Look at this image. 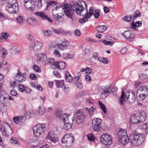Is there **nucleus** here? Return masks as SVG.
I'll return each instance as SVG.
<instances>
[{
  "label": "nucleus",
  "mask_w": 148,
  "mask_h": 148,
  "mask_svg": "<svg viewBox=\"0 0 148 148\" xmlns=\"http://www.w3.org/2000/svg\"><path fill=\"white\" fill-rule=\"evenodd\" d=\"M118 138L121 143L125 145L130 141L134 146H138L141 145L145 140V135L143 133H139L136 130L133 131L129 138L125 130H121L118 134Z\"/></svg>",
  "instance_id": "f257e3e1"
},
{
  "label": "nucleus",
  "mask_w": 148,
  "mask_h": 148,
  "mask_svg": "<svg viewBox=\"0 0 148 148\" xmlns=\"http://www.w3.org/2000/svg\"><path fill=\"white\" fill-rule=\"evenodd\" d=\"M71 5L73 11L75 10L77 14L80 15L84 16L83 12L84 10H87V5L84 1H82L79 3L75 2L73 3L72 5L71 4Z\"/></svg>",
  "instance_id": "f03ea898"
},
{
  "label": "nucleus",
  "mask_w": 148,
  "mask_h": 148,
  "mask_svg": "<svg viewBox=\"0 0 148 148\" xmlns=\"http://www.w3.org/2000/svg\"><path fill=\"white\" fill-rule=\"evenodd\" d=\"M6 8L10 13H17L18 10L17 0H9L6 4Z\"/></svg>",
  "instance_id": "7ed1b4c3"
},
{
  "label": "nucleus",
  "mask_w": 148,
  "mask_h": 148,
  "mask_svg": "<svg viewBox=\"0 0 148 148\" xmlns=\"http://www.w3.org/2000/svg\"><path fill=\"white\" fill-rule=\"evenodd\" d=\"M146 114L143 111L132 114L130 120L132 123H137L140 122H143L146 119Z\"/></svg>",
  "instance_id": "20e7f679"
},
{
  "label": "nucleus",
  "mask_w": 148,
  "mask_h": 148,
  "mask_svg": "<svg viewBox=\"0 0 148 148\" xmlns=\"http://www.w3.org/2000/svg\"><path fill=\"white\" fill-rule=\"evenodd\" d=\"M47 4L46 10H47L49 7H51L52 10V15L54 18H59V15L57 13L56 11L59 8V7L57 5V3L53 0H49L46 1ZM61 18V17H60Z\"/></svg>",
  "instance_id": "39448f33"
},
{
  "label": "nucleus",
  "mask_w": 148,
  "mask_h": 148,
  "mask_svg": "<svg viewBox=\"0 0 148 148\" xmlns=\"http://www.w3.org/2000/svg\"><path fill=\"white\" fill-rule=\"evenodd\" d=\"M46 130V127L44 123H38L33 128L34 136L36 137L42 136Z\"/></svg>",
  "instance_id": "423d86ee"
},
{
  "label": "nucleus",
  "mask_w": 148,
  "mask_h": 148,
  "mask_svg": "<svg viewBox=\"0 0 148 148\" xmlns=\"http://www.w3.org/2000/svg\"><path fill=\"white\" fill-rule=\"evenodd\" d=\"M148 96V87L146 86L140 87L137 92V97L138 100L142 101Z\"/></svg>",
  "instance_id": "0eeeda50"
},
{
  "label": "nucleus",
  "mask_w": 148,
  "mask_h": 148,
  "mask_svg": "<svg viewBox=\"0 0 148 148\" xmlns=\"http://www.w3.org/2000/svg\"><path fill=\"white\" fill-rule=\"evenodd\" d=\"M74 139L73 135L71 134L68 133L65 134L62 138L61 141L62 143L66 144V146L69 148L72 145Z\"/></svg>",
  "instance_id": "6e6552de"
},
{
  "label": "nucleus",
  "mask_w": 148,
  "mask_h": 148,
  "mask_svg": "<svg viewBox=\"0 0 148 148\" xmlns=\"http://www.w3.org/2000/svg\"><path fill=\"white\" fill-rule=\"evenodd\" d=\"M74 117L76 122L77 124H80L84 120L86 116L80 110H79L75 111Z\"/></svg>",
  "instance_id": "1a4fd4ad"
},
{
  "label": "nucleus",
  "mask_w": 148,
  "mask_h": 148,
  "mask_svg": "<svg viewBox=\"0 0 148 148\" xmlns=\"http://www.w3.org/2000/svg\"><path fill=\"white\" fill-rule=\"evenodd\" d=\"M61 7L64 10V12L66 15L68 17L71 18L73 15V12H74L73 10L71 9V8L72 7L71 5L70 6L67 3H65L61 5Z\"/></svg>",
  "instance_id": "9d476101"
},
{
  "label": "nucleus",
  "mask_w": 148,
  "mask_h": 148,
  "mask_svg": "<svg viewBox=\"0 0 148 148\" xmlns=\"http://www.w3.org/2000/svg\"><path fill=\"white\" fill-rule=\"evenodd\" d=\"M109 87L108 86L104 88L101 86H99L98 87L97 90L101 94L100 97L101 99H105L110 93V91H109Z\"/></svg>",
  "instance_id": "9b49d317"
},
{
  "label": "nucleus",
  "mask_w": 148,
  "mask_h": 148,
  "mask_svg": "<svg viewBox=\"0 0 148 148\" xmlns=\"http://www.w3.org/2000/svg\"><path fill=\"white\" fill-rule=\"evenodd\" d=\"M101 143L105 145H110L112 143V138L110 135L107 134H103L100 137Z\"/></svg>",
  "instance_id": "f8f14e48"
},
{
  "label": "nucleus",
  "mask_w": 148,
  "mask_h": 148,
  "mask_svg": "<svg viewBox=\"0 0 148 148\" xmlns=\"http://www.w3.org/2000/svg\"><path fill=\"white\" fill-rule=\"evenodd\" d=\"M101 120L100 119L95 118L92 120V127L94 131L99 132L100 131L101 128Z\"/></svg>",
  "instance_id": "ddd939ff"
},
{
  "label": "nucleus",
  "mask_w": 148,
  "mask_h": 148,
  "mask_svg": "<svg viewBox=\"0 0 148 148\" xmlns=\"http://www.w3.org/2000/svg\"><path fill=\"white\" fill-rule=\"evenodd\" d=\"M42 46V44L40 41H36L31 44L29 48L31 51L37 52L41 48Z\"/></svg>",
  "instance_id": "4468645a"
},
{
  "label": "nucleus",
  "mask_w": 148,
  "mask_h": 148,
  "mask_svg": "<svg viewBox=\"0 0 148 148\" xmlns=\"http://www.w3.org/2000/svg\"><path fill=\"white\" fill-rule=\"evenodd\" d=\"M122 35L126 40L132 41L134 38V35L130 31L127 30L125 31Z\"/></svg>",
  "instance_id": "2eb2a0df"
},
{
  "label": "nucleus",
  "mask_w": 148,
  "mask_h": 148,
  "mask_svg": "<svg viewBox=\"0 0 148 148\" xmlns=\"http://www.w3.org/2000/svg\"><path fill=\"white\" fill-rule=\"evenodd\" d=\"M46 139L50 140L51 142L55 143L58 141V138L56 134L53 132H50L48 134Z\"/></svg>",
  "instance_id": "dca6fc26"
},
{
  "label": "nucleus",
  "mask_w": 148,
  "mask_h": 148,
  "mask_svg": "<svg viewBox=\"0 0 148 148\" xmlns=\"http://www.w3.org/2000/svg\"><path fill=\"white\" fill-rule=\"evenodd\" d=\"M26 78L24 76V74L19 71L15 77L16 81L19 82H22L26 80Z\"/></svg>",
  "instance_id": "f3484780"
},
{
  "label": "nucleus",
  "mask_w": 148,
  "mask_h": 148,
  "mask_svg": "<svg viewBox=\"0 0 148 148\" xmlns=\"http://www.w3.org/2000/svg\"><path fill=\"white\" fill-rule=\"evenodd\" d=\"M25 7L28 10L34 11V10L35 4L34 0H29L24 4Z\"/></svg>",
  "instance_id": "a211bd4d"
},
{
  "label": "nucleus",
  "mask_w": 148,
  "mask_h": 148,
  "mask_svg": "<svg viewBox=\"0 0 148 148\" xmlns=\"http://www.w3.org/2000/svg\"><path fill=\"white\" fill-rule=\"evenodd\" d=\"M126 95L127 96L126 97L127 100L130 103H134L135 100V95L134 91L127 92Z\"/></svg>",
  "instance_id": "6ab92c4d"
},
{
  "label": "nucleus",
  "mask_w": 148,
  "mask_h": 148,
  "mask_svg": "<svg viewBox=\"0 0 148 148\" xmlns=\"http://www.w3.org/2000/svg\"><path fill=\"white\" fill-rule=\"evenodd\" d=\"M2 93L4 95H0V101L4 106H6L8 102V99L5 96L7 95L8 94L5 91H3Z\"/></svg>",
  "instance_id": "aec40b11"
},
{
  "label": "nucleus",
  "mask_w": 148,
  "mask_h": 148,
  "mask_svg": "<svg viewBox=\"0 0 148 148\" xmlns=\"http://www.w3.org/2000/svg\"><path fill=\"white\" fill-rule=\"evenodd\" d=\"M61 119H62L64 123L70 121L73 122L74 120L73 117L72 118L71 117L70 114H63L61 116Z\"/></svg>",
  "instance_id": "412c9836"
},
{
  "label": "nucleus",
  "mask_w": 148,
  "mask_h": 148,
  "mask_svg": "<svg viewBox=\"0 0 148 148\" xmlns=\"http://www.w3.org/2000/svg\"><path fill=\"white\" fill-rule=\"evenodd\" d=\"M126 96V95L125 92L123 90L122 92L121 97H120L119 100V103L121 105L123 106L124 104L125 101H127Z\"/></svg>",
  "instance_id": "4be33fe9"
},
{
  "label": "nucleus",
  "mask_w": 148,
  "mask_h": 148,
  "mask_svg": "<svg viewBox=\"0 0 148 148\" xmlns=\"http://www.w3.org/2000/svg\"><path fill=\"white\" fill-rule=\"evenodd\" d=\"M68 44L67 41H63L61 43L58 44V48L61 50H64L67 48Z\"/></svg>",
  "instance_id": "5701e85b"
},
{
  "label": "nucleus",
  "mask_w": 148,
  "mask_h": 148,
  "mask_svg": "<svg viewBox=\"0 0 148 148\" xmlns=\"http://www.w3.org/2000/svg\"><path fill=\"white\" fill-rule=\"evenodd\" d=\"M35 5L39 8H41L45 3L46 1L45 0H34Z\"/></svg>",
  "instance_id": "b1692460"
},
{
  "label": "nucleus",
  "mask_w": 148,
  "mask_h": 148,
  "mask_svg": "<svg viewBox=\"0 0 148 148\" xmlns=\"http://www.w3.org/2000/svg\"><path fill=\"white\" fill-rule=\"evenodd\" d=\"M36 15L42 18H50L47 14L45 12H35Z\"/></svg>",
  "instance_id": "393cba45"
},
{
  "label": "nucleus",
  "mask_w": 148,
  "mask_h": 148,
  "mask_svg": "<svg viewBox=\"0 0 148 148\" xmlns=\"http://www.w3.org/2000/svg\"><path fill=\"white\" fill-rule=\"evenodd\" d=\"M27 21L29 24L32 26H37L38 24L36 19H27Z\"/></svg>",
  "instance_id": "a878e982"
},
{
  "label": "nucleus",
  "mask_w": 148,
  "mask_h": 148,
  "mask_svg": "<svg viewBox=\"0 0 148 148\" xmlns=\"http://www.w3.org/2000/svg\"><path fill=\"white\" fill-rule=\"evenodd\" d=\"M96 110V108L93 106H90V107H87L86 108V111L88 112L90 116L93 114V113Z\"/></svg>",
  "instance_id": "bb28decb"
},
{
  "label": "nucleus",
  "mask_w": 148,
  "mask_h": 148,
  "mask_svg": "<svg viewBox=\"0 0 148 148\" xmlns=\"http://www.w3.org/2000/svg\"><path fill=\"white\" fill-rule=\"evenodd\" d=\"M72 122L70 121L66 123H64V124L63 126V128L66 130L70 129L72 126Z\"/></svg>",
  "instance_id": "cd10ccee"
},
{
  "label": "nucleus",
  "mask_w": 148,
  "mask_h": 148,
  "mask_svg": "<svg viewBox=\"0 0 148 148\" xmlns=\"http://www.w3.org/2000/svg\"><path fill=\"white\" fill-rule=\"evenodd\" d=\"M65 80L67 82H71L73 80L72 77L68 71L65 72Z\"/></svg>",
  "instance_id": "c85d7f7f"
},
{
  "label": "nucleus",
  "mask_w": 148,
  "mask_h": 148,
  "mask_svg": "<svg viewBox=\"0 0 148 148\" xmlns=\"http://www.w3.org/2000/svg\"><path fill=\"white\" fill-rule=\"evenodd\" d=\"M12 49L15 53L20 54L21 51V50L16 46H13L12 47Z\"/></svg>",
  "instance_id": "c756f323"
},
{
  "label": "nucleus",
  "mask_w": 148,
  "mask_h": 148,
  "mask_svg": "<svg viewBox=\"0 0 148 148\" xmlns=\"http://www.w3.org/2000/svg\"><path fill=\"white\" fill-rule=\"evenodd\" d=\"M106 28L104 25H100L98 26L97 29V32L100 33L104 32L106 29Z\"/></svg>",
  "instance_id": "7c9ffc66"
},
{
  "label": "nucleus",
  "mask_w": 148,
  "mask_h": 148,
  "mask_svg": "<svg viewBox=\"0 0 148 148\" xmlns=\"http://www.w3.org/2000/svg\"><path fill=\"white\" fill-rule=\"evenodd\" d=\"M62 57L65 59L69 60L73 58V56L70 55L69 53H64L63 54Z\"/></svg>",
  "instance_id": "2f4dec72"
},
{
  "label": "nucleus",
  "mask_w": 148,
  "mask_h": 148,
  "mask_svg": "<svg viewBox=\"0 0 148 148\" xmlns=\"http://www.w3.org/2000/svg\"><path fill=\"white\" fill-rule=\"evenodd\" d=\"M98 103L101 109L103 110L104 113H106L107 111L106 106L101 101H99Z\"/></svg>",
  "instance_id": "473e14b6"
},
{
  "label": "nucleus",
  "mask_w": 148,
  "mask_h": 148,
  "mask_svg": "<svg viewBox=\"0 0 148 148\" xmlns=\"http://www.w3.org/2000/svg\"><path fill=\"white\" fill-rule=\"evenodd\" d=\"M42 33L43 34L47 36H51L52 34V32L50 30H43Z\"/></svg>",
  "instance_id": "72a5a7b5"
},
{
  "label": "nucleus",
  "mask_w": 148,
  "mask_h": 148,
  "mask_svg": "<svg viewBox=\"0 0 148 148\" xmlns=\"http://www.w3.org/2000/svg\"><path fill=\"white\" fill-rule=\"evenodd\" d=\"M64 83V80H61L60 81L56 80V85L57 88L61 87V86Z\"/></svg>",
  "instance_id": "f704fd0d"
},
{
  "label": "nucleus",
  "mask_w": 148,
  "mask_h": 148,
  "mask_svg": "<svg viewBox=\"0 0 148 148\" xmlns=\"http://www.w3.org/2000/svg\"><path fill=\"white\" fill-rule=\"evenodd\" d=\"M19 125H22L24 123L26 120V118L23 116H21L18 117Z\"/></svg>",
  "instance_id": "c9c22d12"
},
{
  "label": "nucleus",
  "mask_w": 148,
  "mask_h": 148,
  "mask_svg": "<svg viewBox=\"0 0 148 148\" xmlns=\"http://www.w3.org/2000/svg\"><path fill=\"white\" fill-rule=\"evenodd\" d=\"M18 140L15 137H13L11 138L10 142L12 144H18L19 142L17 141Z\"/></svg>",
  "instance_id": "e433bc0d"
},
{
  "label": "nucleus",
  "mask_w": 148,
  "mask_h": 148,
  "mask_svg": "<svg viewBox=\"0 0 148 148\" xmlns=\"http://www.w3.org/2000/svg\"><path fill=\"white\" fill-rule=\"evenodd\" d=\"M59 69H64L66 67V65L65 63L63 62H60Z\"/></svg>",
  "instance_id": "4c0bfd02"
},
{
  "label": "nucleus",
  "mask_w": 148,
  "mask_h": 148,
  "mask_svg": "<svg viewBox=\"0 0 148 148\" xmlns=\"http://www.w3.org/2000/svg\"><path fill=\"white\" fill-rule=\"evenodd\" d=\"M45 110L44 108H42L40 110H37L36 112V114L37 115L39 116L42 115L44 113Z\"/></svg>",
  "instance_id": "58836bf2"
},
{
  "label": "nucleus",
  "mask_w": 148,
  "mask_h": 148,
  "mask_svg": "<svg viewBox=\"0 0 148 148\" xmlns=\"http://www.w3.org/2000/svg\"><path fill=\"white\" fill-rule=\"evenodd\" d=\"M57 46H58V44H56L54 42H52L49 45V48L51 50L55 48Z\"/></svg>",
  "instance_id": "ea45409f"
},
{
  "label": "nucleus",
  "mask_w": 148,
  "mask_h": 148,
  "mask_svg": "<svg viewBox=\"0 0 148 148\" xmlns=\"http://www.w3.org/2000/svg\"><path fill=\"white\" fill-rule=\"evenodd\" d=\"M62 20V19H54L53 21L55 24L58 25L61 24L63 22Z\"/></svg>",
  "instance_id": "a19ab883"
},
{
  "label": "nucleus",
  "mask_w": 148,
  "mask_h": 148,
  "mask_svg": "<svg viewBox=\"0 0 148 148\" xmlns=\"http://www.w3.org/2000/svg\"><path fill=\"white\" fill-rule=\"evenodd\" d=\"M87 10H86V12L84 14L86 16V18H90L92 15H93V13L92 12H89L87 13L88 11H87Z\"/></svg>",
  "instance_id": "79ce46f5"
},
{
  "label": "nucleus",
  "mask_w": 148,
  "mask_h": 148,
  "mask_svg": "<svg viewBox=\"0 0 148 148\" xmlns=\"http://www.w3.org/2000/svg\"><path fill=\"white\" fill-rule=\"evenodd\" d=\"M75 35L76 36H79L81 34L80 31L78 29H76L74 32Z\"/></svg>",
  "instance_id": "37998d69"
},
{
  "label": "nucleus",
  "mask_w": 148,
  "mask_h": 148,
  "mask_svg": "<svg viewBox=\"0 0 148 148\" xmlns=\"http://www.w3.org/2000/svg\"><path fill=\"white\" fill-rule=\"evenodd\" d=\"M141 14L138 10H136L134 14L133 17L134 18H136L140 16Z\"/></svg>",
  "instance_id": "c03bdc74"
},
{
  "label": "nucleus",
  "mask_w": 148,
  "mask_h": 148,
  "mask_svg": "<svg viewBox=\"0 0 148 148\" xmlns=\"http://www.w3.org/2000/svg\"><path fill=\"white\" fill-rule=\"evenodd\" d=\"M139 77L141 79H146L148 77V75L147 74L143 73L140 74L139 76Z\"/></svg>",
  "instance_id": "a18cd8bd"
},
{
  "label": "nucleus",
  "mask_w": 148,
  "mask_h": 148,
  "mask_svg": "<svg viewBox=\"0 0 148 148\" xmlns=\"http://www.w3.org/2000/svg\"><path fill=\"white\" fill-rule=\"evenodd\" d=\"M88 139L90 141H94V138L93 136L91 134H89L87 136Z\"/></svg>",
  "instance_id": "49530a36"
},
{
  "label": "nucleus",
  "mask_w": 148,
  "mask_h": 148,
  "mask_svg": "<svg viewBox=\"0 0 148 148\" xmlns=\"http://www.w3.org/2000/svg\"><path fill=\"white\" fill-rule=\"evenodd\" d=\"M19 90L21 92L24 91L25 88L22 84H20L18 87Z\"/></svg>",
  "instance_id": "de8ad7c7"
},
{
  "label": "nucleus",
  "mask_w": 148,
  "mask_h": 148,
  "mask_svg": "<svg viewBox=\"0 0 148 148\" xmlns=\"http://www.w3.org/2000/svg\"><path fill=\"white\" fill-rule=\"evenodd\" d=\"M76 87L79 89H81L83 85L82 84L79 82H77L75 83Z\"/></svg>",
  "instance_id": "09e8293b"
},
{
  "label": "nucleus",
  "mask_w": 148,
  "mask_h": 148,
  "mask_svg": "<svg viewBox=\"0 0 148 148\" xmlns=\"http://www.w3.org/2000/svg\"><path fill=\"white\" fill-rule=\"evenodd\" d=\"M59 65L60 62L59 63L58 62H55L53 63V64L52 65V66H54L55 67L54 69H59V68H60L59 67Z\"/></svg>",
  "instance_id": "8fccbe9b"
},
{
  "label": "nucleus",
  "mask_w": 148,
  "mask_h": 148,
  "mask_svg": "<svg viewBox=\"0 0 148 148\" xmlns=\"http://www.w3.org/2000/svg\"><path fill=\"white\" fill-rule=\"evenodd\" d=\"M54 55L57 57H59L60 56V54L58 51L55 50L53 53Z\"/></svg>",
  "instance_id": "3c124183"
},
{
  "label": "nucleus",
  "mask_w": 148,
  "mask_h": 148,
  "mask_svg": "<svg viewBox=\"0 0 148 148\" xmlns=\"http://www.w3.org/2000/svg\"><path fill=\"white\" fill-rule=\"evenodd\" d=\"M33 69L36 71L40 73L41 72V70L40 69L39 67L38 66L36 65L33 66Z\"/></svg>",
  "instance_id": "603ef678"
},
{
  "label": "nucleus",
  "mask_w": 148,
  "mask_h": 148,
  "mask_svg": "<svg viewBox=\"0 0 148 148\" xmlns=\"http://www.w3.org/2000/svg\"><path fill=\"white\" fill-rule=\"evenodd\" d=\"M54 75L56 77L60 78L61 77V75L60 73L57 71H54L53 72Z\"/></svg>",
  "instance_id": "864d4df0"
},
{
  "label": "nucleus",
  "mask_w": 148,
  "mask_h": 148,
  "mask_svg": "<svg viewBox=\"0 0 148 148\" xmlns=\"http://www.w3.org/2000/svg\"><path fill=\"white\" fill-rule=\"evenodd\" d=\"M131 26L133 29H136L137 26L136 22L135 23L134 21L132 22L131 23Z\"/></svg>",
  "instance_id": "5fc2aeb1"
},
{
  "label": "nucleus",
  "mask_w": 148,
  "mask_h": 148,
  "mask_svg": "<svg viewBox=\"0 0 148 148\" xmlns=\"http://www.w3.org/2000/svg\"><path fill=\"white\" fill-rule=\"evenodd\" d=\"M92 57L95 59H97L99 57V55L97 52H94L92 55Z\"/></svg>",
  "instance_id": "6e6d98bb"
},
{
  "label": "nucleus",
  "mask_w": 148,
  "mask_h": 148,
  "mask_svg": "<svg viewBox=\"0 0 148 148\" xmlns=\"http://www.w3.org/2000/svg\"><path fill=\"white\" fill-rule=\"evenodd\" d=\"M2 36L5 39H6L7 38L8 36H9L8 33H2Z\"/></svg>",
  "instance_id": "4d7b16f0"
},
{
  "label": "nucleus",
  "mask_w": 148,
  "mask_h": 148,
  "mask_svg": "<svg viewBox=\"0 0 148 148\" xmlns=\"http://www.w3.org/2000/svg\"><path fill=\"white\" fill-rule=\"evenodd\" d=\"M16 21L18 23L22 24L25 21V19H16Z\"/></svg>",
  "instance_id": "13d9d810"
},
{
  "label": "nucleus",
  "mask_w": 148,
  "mask_h": 148,
  "mask_svg": "<svg viewBox=\"0 0 148 148\" xmlns=\"http://www.w3.org/2000/svg\"><path fill=\"white\" fill-rule=\"evenodd\" d=\"M26 37L29 40L32 41L34 40L33 36L30 34H27L26 35Z\"/></svg>",
  "instance_id": "bf43d9fd"
},
{
  "label": "nucleus",
  "mask_w": 148,
  "mask_h": 148,
  "mask_svg": "<svg viewBox=\"0 0 148 148\" xmlns=\"http://www.w3.org/2000/svg\"><path fill=\"white\" fill-rule=\"evenodd\" d=\"M13 119L14 121L16 123H18V124H19V119L18 117L16 116L15 117H14L13 118Z\"/></svg>",
  "instance_id": "052dcab7"
},
{
  "label": "nucleus",
  "mask_w": 148,
  "mask_h": 148,
  "mask_svg": "<svg viewBox=\"0 0 148 148\" xmlns=\"http://www.w3.org/2000/svg\"><path fill=\"white\" fill-rule=\"evenodd\" d=\"M86 39L87 40L89 41L92 43H94V42H97V41L95 40L94 39H92V38H87Z\"/></svg>",
  "instance_id": "680f3d73"
},
{
  "label": "nucleus",
  "mask_w": 148,
  "mask_h": 148,
  "mask_svg": "<svg viewBox=\"0 0 148 148\" xmlns=\"http://www.w3.org/2000/svg\"><path fill=\"white\" fill-rule=\"evenodd\" d=\"M95 13L94 14V17L96 18H98L99 15H100V12H95Z\"/></svg>",
  "instance_id": "e2e57ef3"
},
{
  "label": "nucleus",
  "mask_w": 148,
  "mask_h": 148,
  "mask_svg": "<svg viewBox=\"0 0 148 148\" xmlns=\"http://www.w3.org/2000/svg\"><path fill=\"white\" fill-rule=\"evenodd\" d=\"M144 130L148 129V123H146L142 125V127Z\"/></svg>",
  "instance_id": "0e129e2a"
},
{
  "label": "nucleus",
  "mask_w": 148,
  "mask_h": 148,
  "mask_svg": "<svg viewBox=\"0 0 148 148\" xmlns=\"http://www.w3.org/2000/svg\"><path fill=\"white\" fill-rule=\"evenodd\" d=\"M25 89L24 91L27 93H30L31 92V90L29 88L26 87L25 88Z\"/></svg>",
  "instance_id": "69168bd1"
},
{
  "label": "nucleus",
  "mask_w": 148,
  "mask_h": 148,
  "mask_svg": "<svg viewBox=\"0 0 148 148\" xmlns=\"http://www.w3.org/2000/svg\"><path fill=\"white\" fill-rule=\"evenodd\" d=\"M52 31L54 33L57 34H60L61 33L60 31L58 29H56L54 28H52Z\"/></svg>",
  "instance_id": "338daca9"
},
{
  "label": "nucleus",
  "mask_w": 148,
  "mask_h": 148,
  "mask_svg": "<svg viewBox=\"0 0 148 148\" xmlns=\"http://www.w3.org/2000/svg\"><path fill=\"white\" fill-rule=\"evenodd\" d=\"M30 78L33 80H35L36 78V77L35 75L33 73H32L30 75Z\"/></svg>",
  "instance_id": "774afa93"
}]
</instances>
